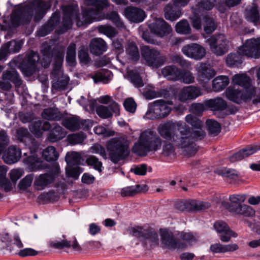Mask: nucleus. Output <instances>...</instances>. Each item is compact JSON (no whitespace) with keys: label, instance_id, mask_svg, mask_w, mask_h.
Wrapping results in <instances>:
<instances>
[{"label":"nucleus","instance_id":"obj_1","mask_svg":"<svg viewBox=\"0 0 260 260\" xmlns=\"http://www.w3.org/2000/svg\"><path fill=\"white\" fill-rule=\"evenodd\" d=\"M160 135L167 140H172L174 145L179 148H189L193 142V139L190 138L191 135L189 127L183 122H178L176 124L168 122L158 127Z\"/></svg>","mask_w":260,"mask_h":260},{"label":"nucleus","instance_id":"obj_2","mask_svg":"<svg viewBox=\"0 0 260 260\" xmlns=\"http://www.w3.org/2000/svg\"><path fill=\"white\" fill-rule=\"evenodd\" d=\"M258 58L260 57V39H251L239 47L236 53H231L226 58V63L230 68L241 66L243 56Z\"/></svg>","mask_w":260,"mask_h":260},{"label":"nucleus","instance_id":"obj_3","mask_svg":"<svg viewBox=\"0 0 260 260\" xmlns=\"http://www.w3.org/2000/svg\"><path fill=\"white\" fill-rule=\"evenodd\" d=\"M106 146L109 159L115 164L126 159L129 155L128 143L123 138H112L107 142Z\"/></svg>","mask_w":260,"mask_h":260},{"label":"nucleus","instance_id":"obj_4","mask_svg":"<svg viewBox=\"0 0 260 260\" xmlns=\"http://www.w3.org/2000/svg\"><path fill=\"white\" fill-rule=\"evenodd\" d=\"M229 200L231 203H224L223 205L230 212L245 217H251L255 214V210L251 207L242 204L246 200L245 194L230 195Z\"/></svg>","mask_w":260,"mask_h":260},{"label":"nucleus","instance_id":"obj_5","mask_svg":"<svg viewBox=\"0 0 260 260\" xmlns=\"http://www.w3.org/2000/svg\"><path fill=\"white\" fill-rule=\"evenodd\" d=\"M130 234L146 246L155 247L158 245L159 238L156 231L149 226H137L131 229Z\"/></svg>","mask_w":260,"mask_h":260},{"label":"nucleus","instance_id":"obj_6","mask_svg":"<svg viewBox=\"0 0 260 260\" xmlns=\"http://www.w3.org/2000/svg\"><path fill=\"white\" fill-rule=\"evenodd\" d=\"M171 100H158L149 104L148 109L145 116L151 120L164 118L168 116L172 111L169 105H173Z\"/></svg>","mask_w":260,"mask_h":260},{"label":"nucleus","instance_id":"obj_7","mask_svg":"<svg viewBox=\"0 0 260 260\" xmlns=\"http://www.w3.org/2000/svg\"><path fill=\"white\" fill-rule=\"evenodd\" d=\"M87 5L94 8H85L82 10V19L84 23L89 24L96 19L100 11L109 6L108 0H86Z\"/></svg>","mask_w":260,"mask_h":260},{"label":"nucleus","instance_id":"obj_8","mask_svg":"<svg viewBox=\"0 0 260 260\" xmlns=\"http://www.w3.org/2000/svg\"><path fill=\"white\" fill-rule=\"evenodd\" d=\"M160 235L161 247L170 250H184L187 247V244L175 238L173 233L168 229H160Z\"/></svg>","mask_w":260,"mask_h":260},{"label":"nucleus","instance_id":"obj_9","mask_svg":"<svg viewBox=\"0 0 260 260\" xmlns=\"http://www.w3.org/2000/svg\"><path fill=\"white\" fill-rule=\"evenodd\" d=\"M142 57L150 67L158 68L166 61V58L160 52L148 46H144L141 49Z\"/></svg>","mask_w":260,"mask_h":260},{"label":"nucleus","instance_id":"obj_10","mask_svg":"<svg viewBox=\"0 0 260 260\" xmlns=\"http://www.w3.org/2000/svg\"><path fill=\"white\" fill-rule=\"evenodd\" d=\"M207 42L211 51L217 56H222L229 50V41L223 34H215L211 36Z\"/></svg>","mask_w":260,"mask_h":260},{"label":"nucleus","instance_id":"obj_11","mask_svg":"<svg viewBox=\"0 0 260 260\" xmlns=\"http://www.w3.org/2000/svg\"><path fill=\"white\" fill-rule=\"evenodd\" d=\"M39 60V53L31 50L20 63V69L23 74L28 77L33 75L37 71Z\"/></svg>","mask_w":260,"mask_h":260},{"label":"nucleus","instance_id":"obj_12","mask_svg":"<svg viewBox=\"0 0 260 260\" xmlns=\"http://www.w3.org/2000/svg\"><path fill=\"white\" fill-rule=\"evenodd\" d=\"M32 15V8L28 5H25L18 7L14 11V14L11 17V21L16 26H18L20 24H27L31 21Z\"/></svg>","mask_w":260,"mask_h":260},{"label":"nucleus","instance_id":"obj_13","mask_svg":"<svg viewBox=\"0 0 260 260\" xmlns=\"http://www.w3.org/2000/svg\"><path fill=\"white\" fill-rule=\"evenodd\" d=\"M185 120L194 129H197L191 131V129L189 127V132L191 134L189 137L193 139V142L190 144L189 147L193 148L194 142L198 140H202L206 135L205 133L202 129L203 122L198 117L191 114L187 115L185 117Z\"/></svg>","mask_w":260,"mask_h":260},{"label":"nucleus","instance_id":"obj_14","mask_svg":"<svg viewBox=\"0 0 260 260\" xmlns=\"http://www.w3.org/2000/svg\"><path fill=\"white\" fill-rule=\"evenodd\" d=\"M225 94L229 100L237 104H241L243 102H247L250 100L254 96V92L253 90L252 92H245L230 86L226 89Z\"/></svg>","mask_w":260,"mask_h":260},{"label":"nucleus","instance_id":"obj_15","mask_svg":"<svg viewBox=\"0 0 260 260\" xmlns=\"http://www.w3.org/2000/svg\"><path fill=\"white\" fill-rule=\"evenodd\" d=\"M174 207L176 209L180 211H198L208 208L210 205L208 203L189 200L177 201L175 203Z\"/></svg>","mask_w":260,"mask_h":260},{"label":"nucleus","instance_id":"obj_16","mask_svg":"<svg viewBox=\"0 0 260 260\" xmlns=\"http://www.w3.org/2000/svg\"><path fill=\"white\" fill-rule=\"evenodd\" d=\"M49 245V247L56 249L60 250L72 247L75 250H81V247L75 237H73L72 240H69L65 235H62L61 237L58 238L57 240L50 241Z\"/></svg>","mask_w":260,"mask_h":260},{"label":"nucleus","instance_id":"obj_17","mask_svg":"<svg viewBox=\"0 0 260 260\" xmlns=\"http://www.w3.org/2000/svg\"><path fill=\"white\" fill-rule=\"evenodd\" d=\"M149 28L152 33L161 38L167 36L172 31L171 25L162 18L157 19L150 24Z\"/></svg>","mask_w":260,"mask_h":260},{"label":"nucleus","instance_id":"obj_18","mask_svg":"<svg viewBox=\"0 0 260 260\" xmlns=\"http://www.w3.org/2000/svg\"><path fill=\"white\" fill-rule=\"evenodd\" d=\"M182 51L187 56L196 60L202 59L206 53L205 49L197 43H191L183 46Z\"/></svg>","mask_w":260,"mask_h":260},{"label":"nucleus","instance_id":"obj_19","mask_svg":"<svg viewBox=\"0 0 260 260\" xmlns=\"http://www.w3.org/2000/svg\"><path fill=\"white\" fill-rule=\"evenodd\" d=\"M258 150H260V143L247 146L237 152L234 153L228 159L231 162L240 161L254 154Z\"/></svg>","mask_w":260,"mask_h":260},{"label":"nucleus","instance_id":"obj_20","mask_svg":"<svg viewBox=\"0 0 260 260\" xmlns=\"http://www.w3.org/2000/svg\"><path fill=\"white\" fill-rule=\"evenodd\" d=\"M96 113L100 117L103 119L112 117L113 113H115L116 116L119 115V105L114 101L111 103L108 106L100 105L96 108Z\"/></svg>","mask_w":260,"mask_h":260},{"label":"nucleus","instance_id":"obj_21","mask_svg":"<svg viewBox=\"0 0 260 260\" xmlns=\"http://www.w3.org/2000/svg\"><path fill=\"white\" fill-rule=\"evenodd\" d=\"M142 135L146 142L148 150L156 151L158 150L161 145V140L155 133L151 131L144 132Z\"/></svg>","mask_w":260,"mask_h":260},{"label":"nucleus","instance_id":"obj_22","mask_svg":"<svg viewBox=\"0 0 260 260\" xmlns=\"http://www.w3.org/2000/svg\"><path fill=\"white\" fill-rule=\"evenodd\" d=\"M124 13L128 19L136 23L142 22L146 17L144 11L133 6H128L125 8Z\"/></svg>","mask_w":260,"mask_h":260},{"label":"nucleus","instance_id":"obj_23","mask_svg":"<svg viewBox=\"0 0 260 260\" xmlns=\"http://www.w3.org/2000/svg\"><path fill=\"white\" fill-rule=\"evenodd\" d=\"M201 95L200 88L193 86L183 87L179 94V99L181 102L195 99Z\"/></svg>","mask_w":260,"mask_h":260},{"label":"nucleus","instance_id":"obj_24","mask_svg":"<svg viewBox=\"0 0 260 260\" xmlns=\"http://www.w3.org/2000/svg\"><path fill=\"white\" fill-rule=\"evenodd\" d=\"M232 82L235 84L240 86L244 89L245 92L251 91L253 90L254 96L256 94V90L251 85L250 78L245 74H236L233 77Z\"/></svg>","mask_w":260,"mask_h":260},{"label":"nucleus","instance_id":"obj_25","mask_svg":"<svg viewBox=\"0 0 260 260\" xmlns=\"http://www.w3.org/2000/svg\"><path fill=\"white\" fill-rule=\"evenodd\" d=\"M59 21L60 15L59 13L57 12L53 13L47 23L38 31L39 35L44 37L50 34L59 24Z\"/></svg>","mask_w":260,"mask_h":260},{"label":"nucleus","instance_id":"obj_26","mask_svg":"<svg viewBox=\"0 0 260 260\" xmlns=\"http://www.w3.org/2000/svg\"><path fill=\"white\" fill-rule=\"evenodd\" d=\"M21 156L20 149L15 146H11L4 153L3 158L5 163L11 165L17 162Z\"/></svg>","mask_w":260,"mask_h":260},{"label":"nucleus","instance_id":"obj_27","mask_svg":"<svg viewBox=\"0 0 260 260\" xmlns=\"http://www.w3.org/2000/svg\"><path fill=\"white\" fill-rule=\"evenodd\" d=\"M89 48L91 54L99 56L106 51L107 45L103 39L100 38H94L90 41Z\"/></svg>","mask_w":260,"mask_h":260},{"label":"nucleus","instance_id":"obj_28","mask_svg":"<svg viewBox=\"0 0 260 260\" xmlns=\"http://www.w3.org/2000/svg\"><path fill=\"white\" fill-rule=\"evenodd\" d=\"M164 15L167 20L174 21L178 19L182 15L181 9L177 5L168 4L164 9Z\"/></svg>","mask_w":260,"mask_h":260},{"label":"nucleus","instance_id":"obj_29","mask_svg":"<svg viewBox=\"0 0 260 260\" xmlns=\"http://www.w3.org/2000/svg\"><path fill=\"white\" fill-rule=\"evenodd\" d=\"M182 70L174 65L167 66L163 68L161 73L168 80L178 81L180 79Z\"/></svg>","mask_w":260,"mask_h":260},{"label":"nucleus","instance_id":"obj_30","mask_svg":"<svg viewBox=\"0 0 260 260\" xmlns=\"http://www.w3.org/2000/svg\"><path fill=\"white\" fill-rule=\"evenodd\" d=\"M204 104L206 107L213 111H223L227 108L226 101L219 97L206 100Z\"/></svg>","mask_w":260,"mask_h":260},{"label":"nucleus","instance_id":"obj_31","mask_svg":"<svg viewBox=\"0 0 260 260\" xmlns=\"http://www.w3.org/2000/svg\"><path fill=\"white\" fill-rule=\"evenodd\" d=\"M51 126L48 121H45L43 123L41 120H38L32 122L29 127L30 132L37 138L42 137L43 131H48Z\"/></svg>","mask_w":260,"mask_h":260},{"label":"nucleus","instance_id":"obj_32","mask_svg":"<svg viewBox=\"0 0 260 260\" xmlns=\"http://www.w3.org/2000/svg\"><path fill=\"white\" fill-rule=\"evenodd\" d=\"M73 13V9L71 6L67 7L66 11L64 12L63 17L62 25L58 29L59 34H63L71 29L73 25L72 15Z\"/></svg>","mask_w":260,"mask_h":260},{"label":"nucleus","instance_id":"obj_33","mask_svg":"<svg viewBox=\"0 0 260 260\" xmlns=\"http://www.w3.org/2000/svg\"><path fill=\"white\" fill-rule=\"evenodd\" d=\"M2 79L11 82L16 88L20 87L22 84V80L15 69L4 71L2 74Z\"/></svg>","mask_w":260,"mask_h":260},{"label":"nucleus","instance_id":"obj_34","mask_svg":"<svg viewBox=\"0 0 260 260\" xmlns=\"http://www.w3.org/2000/svg\"><path fill=\"white\" fill-rule=\"evenodd\" d=\"M147 189L148 186L146 184L129 186L122 188L120 194L122 197H133L140 192L146 191Z\"/></svg>","mask_w":260,"mask_h":260},{"label":"nucleus","instance_id":"obj_35","mask_svg":"<svg viewBox=\"0 0 260 260\" xmlns=\"http://www.w3.org/2000/svg\"><path fill=\"white\" fill-rule=\"evenodd\" d=\"M55 177L52 174L45 173L37 177L34 182V185L38 190H42L49 184L52 183Z\"/></svg>","mask_w":260,"mask_h":260},{"label":"nucleus","instance_id":"obj_36","mask_svg":"<svg viewBox=\"0 0 260 260\" xmlns=\"http://www.w3.org/2000/svg\"><path fill=\"white\" fill-rule=\"evenodd\" d=\"M42 117L50 121H59L63 118V114L57 109L48 108L44 109L41 113Z\"/></svg>","mask_w":260,"mask_h":260},{"label":"nucleus","instance_id":"obj_37","mask_svg":"<svg viewBox=\"0 0 260 260\" xmlns=\"http://www.w3.org/2000/svg\"><path fill=\"white\" fill-rule=\"evenodd\" d=\"M47 136L49 142L54 143L64 138L67 135L64 129L59 125H55L52 128H50Z\"/></svg>","mask_w":260,"mask_h":260},{"label":"nucleus","instance_id":"obj_38","mask_svg":"<svg viewBox=\"0 0 260 260\" xmlns=\"http://www.w3.org/2000/svg\"><path fill=\"white\" fill-rule=\"evenodd\" d=\"M53 62L52 64V71L51 75L54 78L59 76L61 68L64 60V54L59 51H57L53 55Z\"/></svg>","mask_w":260,"mask_h":260},{"label":"nucleus","instance_id":"obj_39","mask_svg":"<svg viewBox=\"0 0 260 260\" xmlns=\"http://www.w3.org/2000/svg\"><path fill=\"white\" fill-rule=\"evenodd\" d=\"M32 5L36 9H38V12L34 18L36 21L41 20L46 14V10L50 7L47 2L42 0H34Z\"/></svg>","mask_w":260,"mask_h":260},{"label":"nucleus","instance_id":"obj_40","mask_svg":"<svg viewBox=\"0 0 260 260\" xmlns=\"http://www.w3.org/2000/svg\"><path fill=\"white\" fill-rule=\"evenodd\" d=\"M24 161L27 165V168L29 171H36L44 168L42 165V161L39 157L35 155L25 158Z\"/></svg>","mask_w":260,"mask_h":260},{"label":"nucleus","instance_id":"obj_41","mask_svg":"<svg viewBox=\"0 0 260 260\" xmlns=\"http://www.w3.org/2000/svg\"><path fill=\"white\" fill-rule=\"evenodd\" d=\"M229 83L230 80L228 76H217L212 81V89L215 92L222 91L226 88Z\"/></svg>","mask_w":260,"mask_h":260},{"label":"nucleus","instance_id":"obj_42","mask_svg":"<svg viewBox=\"0 0 260 260\" xmlns=\"http://www.w3.org/2000/svg\"><path fill=\"white\" fill-rule=\"evenodd\" d=\"M132 151L134 153L140 156H145L149 152L142 134L139 141L135 143Z\"/></svg>","mask_w":260,"mask_h":260},{"label":"nucleus","instance_id":"obj_43","mask_svg":"<svg viewBox=\"0 0 260 260\" xmlns=\"http://www.w3.org/2000/svg\"><path fill=\"white\" fill-rule=\"evenodd\" d=\"M81 119L77 116L67 117L62 121V125L71 131L79 129Z\"/></svg>","mask_w":260,"mask_h":260},{"label":"nucleus","instance_id":"obj_44","mask_svg":"<svg viewBox=\"0 0 260 260\" xmlns=\"http://www.w3.org/2000/svg\"><path fill=\"white\" fill-rule=\"evenodd\" d=\"M76 44L74 43H71L67 48L66 60L68 65L71 67H74L77 64L76 60Z\"/></svg>","mask_w":260,"mask_h":260},{"label":"nucleus","instance_id":"obj_45","mask_svg":"<svg viewBox=\"0 0 260 260\" xmlns=\"http://www.w3.org/2000/svg\"><path fill=\"white\" fill-rule=\"evenodd\" d=\"M215 72L205 66H201L199 70V79L204 83H207L215 75Z\"/></svg>","mask_w":260,"mask_h":260},{"label":"nucleus","instance_id":"obj_46","mask_svg":"<svg viewBox=\"0 0 260 260\" xmlns=\"http://www.w3.org/2000/svg\"><path fill=\"white\" fill-rule=\"evenodd\" d=\"M128 79L137 88L144 86V83L140 74L135 70H131L127 73Z\"/></svg>","mask_w":260,"mask_h":260},{"label":"nucleus","instance_id":"obj_47","mask_svg":"<svg viewBox=\"0 0 260 260\" xmlns=\"http://www.w3.org/2000/svg\"><path fill=\"white\" fill-rule=\"evenodd\" d=\"M111 75H112L111 71L108 69H102L95 73L92 78L95 83L101 82L106 83L108 82Z\"/></svg>","mask_w":260,"mask_h":260},{"label":"nucleus","instance_id":"obj_48","mask_svg":"<svg viewBox=\"0 0 260 260\" xmlns=\"http://www.w3.org/2000/svg\"><path fill=\"white\" fill-rule=\"evenodd\" d=\"M246 20L253 23L254 25H260V14L257 6H254L247 12L246 14Z\"/></svg>","mask_w":260,"mask_h":260},{"label":"nucleus","instance_id":"obj_49","mask_svg":"<svg viewBox=\"0 0 260 260\" xmlns=\"http://www.w3.org/2000/svg\"><path fill=\"white\" fill-rule=\"evenodd\" d=\"M126 53L129 58L133 61H137L140 58V54L138 48L134 42L128 43L126 47Z\"/></svg>","mask_w":260,"mask_h":260},{"label":"nucleus","instance_id":"obj_50","mask_svg":"<svg viewBox=\"0 0 260 260\" xmlns=\"http://www.w3.org/2000/svg\"><path fill=\"white\" fill-rule=\"evenodd\" d=\"M58 156L59 154L53 146H48L42 152V157L48 162L56 161Z\"/></svg>","mask_w":260,"mask_h":260},{"label":"nucleus","instance_id":"obj_51","mask_svg":"<svg viewBox=\"0 0 260 260\" xmlns=\"http://www.w3.org/2000/svg\"><path fill=\"white\" fill-rule=\"evenodd\" d=\"M209 135L211 136H216L221 132V125L215 120L208 119L206 121Z\"/></svg>","mask_w":260,"mask_h":260},{"label":"nucleus","instance_id":"obj_52","mask_svg":"<svg viewBox=\"0 0 260 260\" xmlns=\"http://www.w3.org/2000/svg\"><path fill=\"white\" fill-rule=\"evenodd\" d=\"M175 30L179 34H189L191 32V28L188 21L182 19L177 22L175 26Z\"/></svg>","mask_w":260,"mask_h":260},{"label":"nucleus","instance_id":"obj_53","mask_svg":"<svg viewBox=\"0 0 260 260\" xmlns=\"http://www.w3.org/2000/svg\"><path fill=\"white\" fill-rule=\"evenodd\" d=\"M81 159L80 155L76 152H73L70 154L68 153L65 158L67 166L69 167L79 165L81 162Z\"/></svg>","mask_w":260,"mask_h":260},{"label":"nucleus","instance_id":"obj_54","mask_svg":"<svg viewBox=\"0 0 260 260\" xmlns=\"http://www.w3.org/2000/svg\"><path fill=\"white\" fill-rule=\"evenodd\" d=\"M59 196L54 190H50L47 192L41 194L38 199L44 203L55 202L58 201Z\"/></svg>","mask_w":260,"mask_h":260},{"label":"nucleus","instance_id":"obj_55","mask_svg":"<svg viewBox=\"0 0 260 260\" xmlns=\"http://www.w3.org/2000/svg\"><path fill=\"white\" fill-rule=\"evenodd\" d=\"M204 29L207 34L212 33L216 28L213 19L208 15L203 17Z\"/></svg>","mask_w":260,"mask_h":260},{"label":"nucleus","instance_id":"obj_56","mask_svg":"<svg viewBox=\"0 0 260 260\" xmlns=\"http://www.w3.org/2000/svg\"><path fill=\"white\" fill-rule=\"evenodd\" d=\"M0 239L3 243H5L6 249L7 250L13 253H16V249L14 248L13 246L12 240L9 233H4L0 234Z\"/></svg>","mask_w":260,"mask_h":260},{"label":"nucleus","instance_id":"obj_57","mask_svg":"<svg viewBox=\"0 0 260 260\" xmlns=\"http://www.w3.org/2000/svg\"><path fill=\"white\" fill-rule=\"evenodd\" d=\"M86 162L88 166L92 167L94 169L98 171L99 172L102 171V162L100 161L99 158L95 156H89L86 158Z\"/></svg>","mask_w":260,"mask_h":260},{"label":"nucleus","instance_id":"obj_58","mask_svg":"<svg viewBox=\"0 0 260 260\" xmlns=\"http://www.w3.org/2000/svg\"><path fill=\"white\" fill-rule=\"evenodd\" d=\"M83 171V169L79 166H67L66 173L68 177L73 178L75 180L78 179L80 174Z\"/></svg>","mask_w":260,"mask_h":260},{"label":"nucleus","instance_id":"obj_59","mask_svg":"<svg viewBox=\"0 0 260 260\" xmlns=\"http://www.w3.org/2000/svg\"><path fill=\"white\" fill-rule=\"evenodd\" d=\"M9 143V137L4 129L0 131V155L6 150Z\"/></svg>","mask_w":260,"mask_h":260},{"label":"nucleus","instance_id":"obj_60","mask_svg":"<svg viewBox=\"0 0 260 260\" xmlns=\"http://www.w3.org/2000/svg\"><path fill=\"white\" fill-rule=\"evenodd\" d=\"M99 31L109 38L114 37L117 34L116 29L111 26L101 25L98 27Z\"/></svg>","mask_w":260,"mask_h":260},{"label":"nucleus","instance_id":"obj_61","mask_svg":"<svg viewBox=\"0 0 260 260\" xmlns=\"http://www.w3.org/2000/svg\"><path fill=\"white\" fill-rule=\"evenodd\" d=\"M123 106L127 111L131 113H134L136 111L137 105L133 98H128L124 100Z\"/></svg>","mask_w":260,"mask_h":260},{"label":"nucleus","instance_id":"obj_62","mask_svg":"<svg viewBox=\"0 0 260 260\" xmlns=\"http://www.w3.org/2000/svg\"><path fill=\"white\" fill-rule=\"evenodd\" d=\"M33 179V174H31L26 175L22 180L20 181L18 184L19 189L22 190L26 189L31 185Z\"/></svg>","mask_w":260,"mask_h":260},{"label":"nucleus","instance_id":"obj_63","mask_svg":"<svg viewBox=\"0 0 260 260\" xmlns=\"http://www.w3.org/2000/svg\"><path fill=\"white\" fill-rule=\"evenodd\" d=\"M16 253L19 256L24 257L26 256H33L38 254L39 252L31 248H26L20 250H16Z\"/></svg>","mask_w":260,"mask_h":260},{"label":"nucleus","instance_id":"obj_64","mask_svg":"<svg viewBox=\"0 0 260 260\" xmlns=\"http://www.w3.org/2000/svg\"><path fill=\"white\" fill-rule=\"evenodd\" d=\"M162 154L166 156L174 155L175 148L174 146L170 142L165 141L162 146Z\"/></svg>","mask_w":260,"mask_h":260}]
</instances>
